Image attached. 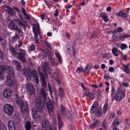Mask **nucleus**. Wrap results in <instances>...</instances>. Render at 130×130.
Wrapping results in <instances>:
<instances>
[{"label": "nucleus", "mask_w": 130, "mask_h": 130, "mask_svg": "<svg viewBox=\"0 0 130 130\" xmlns=\"http://www.w3.org/2000/svg\"><path fill=\"white\" fill-rule=\"evenodd\" d=\"M47 89H40L39 92V98L36 99L35 103L36 106L32 110V114L34 119L36 121H40L41 115L43 113V110L46 102L48 93Z\"/></svg>", "instance_id": "f257e3e1"}, {"label": "nucleus", "mask_w": 130, "mask_h": 130, "mask_svg": "<svg viewBox=\"0 0 130 130\" xmlns=\"http://www.w3.org/2000/svg\"><path fill=\"white\" fill-rule=\"evenodd\" d=\"M7 71L8 74L7 76L6 84L12 88V90H15L17 89L16 86L15 84V81L14 80L15 73L14 70L12 67L6 66Z\"/></svg>", "instance_id": "f03ea898"}, {"label": "nucleus", "mask_w": 130, "mask_h": 130, "mask_svg": "<svg viewBox=\"0 0 130 130\" xmlns=\"http://www.w3.org/2000/svg\"><path fill=\"white\" fill-rule=\"evenodd\" d=\"M14 98L15 99L17 103L19 105L21 112L24 114L27 112L29 110L28 106L27 101H23L21 98H19L18 95L16 94L14 95Z\"/></svg>", "instance_id": "7ed1b4c3"}, {"label": "nucleus", "mask_w": 130, "mask_h": 130, "mask_svg": "<svg viewBox=\"0 0 130 130\" xmlns=\"http://www.w3.org/2000/svg\"><path fill=\"white\" fill-rule=\"evenodd\" d=\"M4 113L9 116H11L14 111V108L10 104H6L3 107Z\"/></svg>", "instance_id": "20e7f679"}, {"label": "nucleus", "mask_w": 130, "mask_h": 130, "mask_svg": "<svg viewBox=\"0 0 130 130\" xmlns=\"http://www.w3.org/2000/svg\"><path fill=\"white\" fill-rule=\"evenodd\" d=\"M61 109L60 110V111L63 117H67L70 121H71L73 117L70 111L68 110L65 109L62 105L61 106Z\"/></svg>", "instance_id": "39448f33"}, {"label": "nucleus", "mask_w": 130, "mask_h": 130, "mask_svg": "<svg viewBox=\"0 0 130 130\" xmlns=\"http://www.w3.org/2000/svg\"><path fill=\"white\" fill-rule=\"evenodd\" d=\"M39 76L40 77L41 82V89H47V83L46 81V78L43 74L40 72Z\"/></svg>", "instance_id": "423d86ee"}, {"label": "nucleus", "mask_w": 130, "mask_h": 130, "mask_svg": "<svg viewBox=\"0 0 130 130\" xmlns=\"http://www.w3.org/2000/svg\"><path fill=\"white\" fill-rule=\"evenodd\" d=\"M26 88L28 91V94L30 95L34 94L35 93L34 87L30 83H28L26 85Z\"/></svg>", "instance_id": "0eeeda50"}, {"label": "nucleus", "mask_w": 130, "mask_h": 130, "mask_svg": "<svg viewBox=\"0 0 130 130\" xmlns=\"http://www.w3.org/2000/svg\"><path fill=\"white\" fill-rule=\"evenodd\" d=\"M49 64L48 62H45L42 66V70L46 78H48L47 75L49 73Z\"/></svg>", "instance_id": "6e6552de"}, {"label": "nucleus", "mask_w": 130, "mask_h": 130, "mask_svg": "<svg viewBox=\"0 0 130 130\" xmlns=\"http://www.w3.org/2000/svg\"><path fill=\"white\" fill-rule=\"evenodd\" d=\"M47 109L50 113H53L54 112L53 107L54 106V103L51 100L48 102L46 104Z\"/></svg>", "instance_id": "1a4fd4ad"}, {"label": "nucleus", "mask_w": 130, "mask_h": 130, "mask_svg": "<svg viewBox=\"0 0 130 130\" xmlns=\"http://www.w3.org/2000/svg\"><path fill=\"white\" fill-rule=\"evenodd\" d=\"M50 122L48 120L44 119L42 120V130H47V129H49ZM37 130H41L40 128L38 129Z\"/></svg>", "instance_id": "9d476101"}, {"label": "nucleus", "mask_w": 130, "mask_h": 130, "mask_svg": "<svg viewBox=\"0 0 130 130\" xmlns=\"http://www.w3.org/2000/svg\"><path fill=\"white\" fill-rule=\"evenodd\" d=\"M121 85V84L120 85V87L118 88V92L116 96V100L118 101L121 100L122 98V90L121 88V86H120Z\"/></svg>", "instance_id": "9b49d317"}, {"label": "nucleus", "mask_w": 130, "mask_h": 130, "mask_svg": "<svg viewBox=\"0 0 130 130\" xmlns=\"http://www.w3.org/2000/svg\"><path fill=\"white\" fill-rule=\"evenodd\" d=\"M12 91L10 89H6L4 90L3 94L4 97L6 99H8L11 97Z\"/></svg>", "instance_id": "f8f14e48"}, {"label": "nucleus", "mask_w": 130, "mask_h": 130, "mask_svg": "<svg viewBox=\"0 0 130 130\" xmlns=\"http://www.w3.org/2000/svg\"><path fill=\"white\" fill-rule=\"evenodd\" d=\"M31 76L35 80V83L38 85L39 82V80L37 74V72L35 70H33L31 72Z\"/></svg>", "instance_id": "ddd939ff"}, {"label": "nucleus", "mask_w": 130, "mask_h": 130, "mask_svg": "<svg viewBox=\"0 0 130 130\" xmlns=\"http://www.w3.org/2000/svg\"><path fill=\"white\" fill-rule=\"evenodd\" d=\"M6 70V66L4 65H0V80L4 78L3 74Z\"/></svg>", "instance_id": "4468645a"}, {"label": "nucleus", "mask_w": 130, "mask_h": 130, "mask_svg": "<svg viewBox=\"0 0 130 130\" xmlns=\"http://www.w3.org/2000/svg\"><path fill=\"white\" fill-rule=\"evenodd\" d=\"M8 127L9 130H15V124L12 121L9 120L8 122Z\"/></svg>", "instance_id": "2eb2a0df"}, {"label": "nucleus", "mask_w": 130, "mask_h": 130, "mask_svg": "<svg viewBox=\"0 0 130 130\" xmlns=\"http://www.w3.org/2000/svg\"><path fill=\"white\" fill-rule=\"evenodd\" d=\"M17 57L23 63L26 62V57L24 53L19 52L18 54Z\"/></svg>", "instance_id": "dca6fc26"}, {"label": "nucleus", "mask_w": 130, "mask_h": 130, "mask_svg": "<svg viewBox=\"0 0 130 130\" xmlns=\"http://www.w3.org/2000/svg\"><path fill=\"white\" fill-rule=\"evenodd\" d=\"M23 75L26 77L27 78H30L31 76V72L27 68L25 67L23 70Z\"/></svg>", "instance_id": "f3484780"}, {"label": "nucleus", "mask_w": 130, "mask_h": 130, "mask_svg": "<svg viewBox=\"0 0 130 130\" xmlns=\"http://www.w3.org/2000/svg\"><path fill=\"white\" fill-rule=\"evenodd\" d=\"M98 108V102L97 101H95L91 108L90 110V113L92 114Z\"/></svg>", "instance_id": "a211bd4d"}, {"label": "nucleus", "mask_w": 130, "mask_h": 130, "mask_svg": "<svg viewBox=\"0 0 130 130\" xmlns=\"http://www.w3.org/2000/svg\"><path fill=\"white\" fill-rule=\"evenodd\" d=\"M33 31L34 32V34L35 35V39L36 43V44L38 43V40L37 39V37L38 36V34H37V32L36 31V24H34L33 26L32 27Z\"/></svg>", "instance_id": "6ab92c4d"}, {"label": "nucleus", "mask_w": 130, "mask_h": 130, "mask_svg": "<svg viewBox=\"0 0 130 130\" xmlns=\"http://www.w3.org/2000/svg\"><path fill=\"white\" fill-rule=\"evenodd\" d=\"M128 64L126 65H125V64H122V66H123L122 70L126 73L130 74V69L128 68Z\"/></svg>", "instance_id": "aec40b11"}, {"label": "nucleus", "mask_w": 130, "mask_h": 130, "mask_svg": "<svg viewBox=\"0 0 130 130\" xmlns=\"http://www.w3.org/2000/svg\"><path fill=\"white\" fill-rule=\"evenodd\" d=\"M13 64L15 65L18 71H20L21 69V66L20 63L19 62L17 61L16 60H14L13 61Z\"/></svg>", "instance_id": "412c9836"}, {"label": "nucleus", "mask_w": 130, "mask_h": 130, "mask_svg": "<svg viewBox=\"0 0 130 130\" xmlns=\"http://www.w3.org/2000/svg\"><path fill=\"white\" fill-rule=\"evenodd\" d=\"M57 118L58 119V128L59 130H60L63 125L62 121L59 115H57Z\"/></svg>", "instance_id": "4be33fe9"}, {"label": "nucleus", "mask_w": 130, "mask_h": 130, "mask_svg": "<svg viewBox=\"0 0 130 130\" xmlns=\"http://www.w3.org/2000/svg\"><path fill=\"white\" fill-rule=\"evenodd\" d=\"M5 10L11 16H14L15 14V11L11 8L9 9L6 10Z\"/></svg>", "instance_id": "5701e85b"}, {"label": "nucleus", "mask_w": 130, "mask_h": 130, "mask_svg": "<svg viewBox=\"0 0 130 130\" xmlns=\"http://www.w3.org/2000/svg\"><path fill=\"white\" fill-rule=\"evenodd\" d=\"M16 23L13 21H11L9 24V27L11 30L14 29Z\"/></svg>", "instance_id": "b1692460"}, {"label": "nucleus", "mask_w": 130, "mask_h": 130, "mask_svg": "<svg viewBox=\"0 0 130 130\" xmlns=\"http://www.w3.org/2000/svg\"><path fill=\"white\" fill-rule=\"evenodd\" d=\"M106 14H107V13L104 12H102L100 14V17L102 18L105 22L108 21V19L107 18Z\"/></svg>", "instance_id": "393cba45"}, {"label": "nucleus", "mask_w": 130, "mask_h": 130, "mask_svg": "<svg viewBox=\"0 0 130 130\" xmlns=\"http://www.w3.org/2000/svg\"><path fill=\"white\" fill-rule=\"evenodd\" d=\"M120 119L119 118H116L113 122L112 125L113 127H114L118 125L119 124Z\"/></svg>", "instance_id": "a878e982"}, {"label": "nucleus", "mask_w": 130, "mask_h": 130, "mask_svg": "<svg viewBox=\"0 0 130 130\" xmlns=\"http://www.w3.org/2000/svg\"><path fill=\"white\" fill-rule=\"evenodd\" d=\"M25 126L26 130H30L31 128V125L30 122L29 121L26 122Z\"/></svg>", "instance_id": "bb28decb"}, {"label": "nucleus", "mask_w": 130, "mask_h": 130, "mask_svg": "<svg viewBox=\"0 0 130 130\" xmlns=\"http://www.w3.org/2000/svg\"><path fill=\"white\" fill-rule=\"evenodd\" d=\"M41 51L40 53V56H41V57H42V58H46L47 55V54L46 52L44 50L41 49Z\"/></svg>", "instance_id": "cd10ccee"}, {"label": "nucleus", "mask_w": 130, "mask_h": 130, "mask_svg": "<svg viewBox=\"0 0 130 130\" xmlns=\"http://www.w3.org/2000/svg\"><path fill=\"white\" fill-rule=\"evenodd\" d=\"M121 32L117 31L116 30H114L113 33V34L116 35V37H117L120 38L121 40L122 39L121 36H120L121 35Z\"/></svg>", "instance_id": "c85d7f7f"}, {"label": "nucleus", "mask_w": 130, "mask_h": 130, "mask_svg": "<svg viewBox=\"0 0 130 130\" xmlns=\"http://www.w3.org/2000/svg\"><path fill=\"white\" fill-rule=\"evenodd\" d=\"M9 49L11 52L12 54L13 55H16L17 52H16L15 48L14 47H13L12 46H10Z\"/></svg>", "instance_id": "c756f323"}, {"label": "nucleus", "mask_w": 130, "mask_h": 130, "mask_svg": "<svg viewBox=\"0 0 130 130\" xmlns=\"http://www.w3.org/2000/svg\"><path fill=\"white\" fill-rule=\"evenodd\" d=\"M48 86L51 97H53L52 93L53 92V90H52L53 88L52 86L51 85V84L48 83Z\"/></svg>", "instance_id": "7c9ffc66"}, {"label": "nucleus", "mask_w": 130, "mask_h": 130, "mask_svg": "<svg viewBox=\"0 0 130 130\" xmlns=\"http://www.w3.org/2000/svg\"><path fill=\"white\" fill-rule=\"evenodd\" d=\"M58 93L60 96L61 98H62L63 97L64 94V92L63 90L61 87H60L59 88Z\"/></svg>", "instance_id": "2f4dec72"}, {"label": "nucleus", "mask_w": 130, "mask_h": 130, "mask_svg": "<svg viewBox=\"0 0 130 130\" xmlns=\"http://www.w3.org/2000/svg\"><path fill=\"white\" fill-rule=\"evenodd\" d=\"M102 108H100L95 113L96 116L97 117H100L101 116Z\"/></svg>", "instance_id": "473e14b6"}, {"label": "nucleus", "mask_w": 130, "mask_h": 130, "mask_svg": "<svg viewBox=\"0 0 130 130\" xmlns=\"http://www.w3.org/2000/svg\"><path fill=\"white\" fill-rule=\"evenodd\" d=\"M115 92L116 90L115 87L114 86H112V88L111 96L113 98L116 97V96H115L116 95Z\"/></svg>", "instance_id": "72a5a7b5"}, {"label": "nucleus", "mask_w": 130, "mask_h": 130, "mask_svg": "<svg viewBox=\"0 0 130 130\" xmlns=\"http://www.w3.org/2000/svg\"><path fill=\"white\" fill-rule=\"evenodd\" d=\"M85 92L84 94L87 97L90 98H91V93H90L87 89H86V90H83Z\"/></svg>", "instance_id": "f704fd0d"}, {"label": "nucleus", "mask_w": 130, "mask_h": 130, "mask_svg": "<svg viewBox=\"0 0 130 130\" xmlns=\"http://www.w3.org/2000/svg\"><path fill=\"white\" fill-rule=\"evenodd\" d=\"M91 67V65L90 66L89 64H87L85 68L84 72H89V71L90 70Z\"/></svg>", "instance_id": "c9c22d12"}, {"label": "nucleus", "mask_w": 130, "mask_h": 130, "mask_svg": "<svg viewBox=\"0 0 130 130\" xmlns=\"http://www.w3.org/2000/svg\"><path fill=\"white\" fill-rule=\"evenodd\" d=\"M108 105V103L106 102L103 107V110L104 113H106L107 110Z\"/></svg>", "instance_id": "e433bc0d"}, {"label": "nucleus", "mask_w": 130, "mask_h": 130, "mask_svg": "<svg viewBox=\"0 0 130 130\" xmlns=\"http://www.w3.org/2000/svg\"><path fill=\"white\" fill-rule=\"evenodd\" d=\"M56 57L58 59V62L60 63H61L62 62V59L59 53H56L55 54Z\"/></svg>", "instance_id": "4c0bfd02"}, {"label": "nucleus", "mask_w": 130, "mask_h": 130, "mask_svg": "<svg viewBox=\"0 0 130 130\" xmlns=\"http://www.w3.org/2000/svg\"><path fill=\"white\" fill-rule=\"evenodd\" d=\"M74 43L73 44V54L74 55V56H75V54L76 53V50L75 48V47L76 45L75 44V41H74Z\"/></svg>", "instance_id": "58836bf2"}, {"label": "nucleus", "mask_w": 130, "mask_h": 130, "mask_svg": "<svg viewBox=\"0 0 130 130\" xmlns=\"http://www.w3.org/2000/svg\"><path fill=\"white\" fill-rule=\"evenodd\" d=\"M118 51V50L116 48H113L112 50V52L113 54L116 56H118V54H116Z\"/></svg>", "instance_id": "ea45409f"}, {"label": "nucleus", "mask_w": 130, "mask_h": 130, "mask_svg": "<svg viewBox=\"0 0 130 130\" xmlns=\"http://www.w3.org/2000/svg\"><path fill=\"white\" fill-rule=\"evenodd\" d=\"M84 71V68H83L80 69L79 67H78L77 68V70L76 71L77 73L78 72L79 73L83 72Z\"/></svg>", "instance_id": "a19ab883"}, {"label": "nucleus", "mask_w": 130, "mask_h": 130, "mask_svg": "<svg viewBox=\"0 0 130 130\" xmlns=\"http://www.w3.org/2000/svg\"><path fill=\"white\" fill-rule=\"evenodd\" d=\"M122 85L124 86L125 87H128L129 86V84L125 82V81H124L123 83H122Z\"/></svg>", "instance_id": "79ce46f5"}, {"label": "nucleus", "mask_w": 130, "mask_h": 130, "mask_svg": "<svg viewBox=\"0 0 130 130\" xmlns=\"http://www.w3.org/2000/svg\"><path fill=\"white\" fill-rule=\"evenodd\" d=\"M89 127L91 129H93L95 127H97L98 126L94 124V123H93L91 125H89Z\"/></svg>", "instance_id": "37998d69"}, {"label": "nucleus", "mask_w": 130, "mask_h": 130, "mask_svg": "<svg viewBox=\"0 0 130 130\" xmlns=\"http://www.w3.org/2000/svg\"><path fill=\"white\" fill-rule=\"evenodd\" d=\"M54 94V96L55 97V99L56 100H57V97L58 96V95L57 94V92H56L55 91L53 93Z\"/></svg>", "instance_id": "c03bdc74"}, {"label": "nucleus", "mask_w": 130, "mask_h": 130, "mask_svg": "<svg viewBox=\"0 0 130 130\" xmlns=\"http://www.w3.org/2000/svg\"><path fill=\"white\" fill-rule=\"evenodd\" d=\"M50 62L51 64L53 66H54L55 64V61L53 59H50Z\"/></svg>", "instance_id": "a18cd8bd"}, {"label": "nucleus", "mask_w": 130, "mask_h": 130, "mask_svg": "<svg viewBox=\"0 0 130 130\" xmlns=\"http://www.w3.org/2000/svg\"><path fill=\"white\" fill-rule=\"evenodd\" d=\"M118 38L117 37H116V35L113 34V35L112 37V40L114 41H115L116 40V39Z\"/></svg>", "instance_id": "49530a36"}, {"label": "nucleus", "mask_w": 130, "mask_h": 130, "mask_svg": "<svg viewBox=\"0 0 130 130\" xmlns=\"http://www.w3.org/2000/svg\"><path fill=\"white\" fill-rule=\"evenodd\" d=\"M130 37V35H122V38H126Z\"/></svg>", "instance_id": "de8ad7c7"}, {"label": "nucleus", "mask_w": 130, "mask_h": 130, "mask_svg": "<svg viewBox=\"0 0 130 130\" xmlns=\"http://www.w3.org/2000/svg\"><path fill=\"white\" fill-rule=\"evenodd\" d=\"M4 55L2 51L0 50V58L2 59L4 57Z\"/></svg>", "instance_id": "09e8293b"}, {"label": "nucleus", "mask_w": 130, "mask_h": 130, "mask_svg": "<svg viewBox=\"0 0 130 130\" xmlns=\"http://www.w3.org/2000/svg\"><path fill=\"white\" fill-rule=\"evenodd\" d=\"M99 122H100L98 120H97L95 121L94 123V124H95L96 126H98L99 124Z\"/></svg>", "instance_id": "8fccbe9b"}, {"label": "nucleus", "mask_w": 130, "mask_h": 130, "mask_svg": "<svg viewBox=\"0 0 130 130\" xmlns=\"http://www.w3.org/2000/svg\"><path fill=\"white\" fill-rule=\"evenodd\" d=\"M127 48V46L126 44L122 43V50L126 48Z\"/></svg>", "instance_id": "3c124183"}, {"label": "nucleus", "mask_w": 130, "mask_h": 130, "mask_svg": "<svg viewBox=\"0 0 130 130\" xmlns=\"http://www.w3.org/2000/svg\"><path fill=\"white\" fill-rule=\"evenodd\" d=\"M114 69L113 67H110L108 71L110 72H112L114 71Z\"/></svg>", "instance_id": "603ef678"}, {"label": "nucleus", "mask_w": 130, "mask_h": 130, "mask_svg": "<svg viewBox=\"0 0 130 130\" xmlns=\"http://www.w3.org/2000/svg\"><path fill=\"white\" fill-rule=\"evenodd\" d=\"M117 15L118 16H120L121 17H122V11H120L119 12L117 13Z\"/></svg>", "instance_id": "864d4df0"}, {"label": "nucleus", "mask_w": 130, "mask_h": 130, "mask_svg": "<svg viewBox=\"0 0 130 130\" xmlns=\"http://www.w3.org/2000/svg\"><path fill=\"white\" fill-rule=\"evenodd\" d=\"M3 7L5 9L6 8H7V10L9 9L10 8V7L7 5H4Z\"/></svg>", "instance_id": "5fc2aeb1"}, {"label": "nucleus", "mask_w": 130, "mask_h": 130, "mask_svg": "<svg viewBox=\"0 0 130 130\" xmlns=\"http://www.w3.org/2000/svg\"><path fill=\"white\" fill-rule=\"evenodd\" d=\"M107 74L105 75L104 76V78L106 79V80H108L111 78L110 77L109 75L106 76Z\"/></svg>", "instance_id": "6e6d98bb"}, {"label": "nucleus", "mask_w": 130, "mask_h": 130, "mask_svg": "<svg viewBox=\"0 0 130 130\" xmlns=\"http://www.w3.org/2000/svg\"><path fill=\"white\" fill-rule=\"evenodd\" d=\"M21 10L22 12L23 13V15L26 14V12L25 9L23 7H22Z\"/></svg>", "instance_id": "4d7b16f0"}, {"label": "nucleus", "mask_w": 130, "mask_h": 130, "mask_svg": "<svg viewBox=\"0 0 130 130\" xmlns=\"http://www.w3.org/2000/svg\"><path fill=\"white\" fill-rule=\"evenodd\" d=\"M16 27H15L14 29L17 31L19 34H20L21 32V29L17 28V26H16Z\"/></svg>", "instance_id": "13d9d810"}, {"label": "nucleus", "mask_w": 130, "mask_h": 130, "mask_svg": "<svg viewBox=\"0 0 130 130\" xmlns=\"http://www.w3.org/2000/svg\"><path fill=\"white\" fill-rule=\"evenodd\" d=\"M81 85L82 87L83 88V90H86V89H87V88L84 86V84L83 83H82L81 84Z\"/></svg>", "instance_id": "bf43d9fd"}, {"label": "nucleus", "mask_w": 130, "mask_h": 130, "mask_svg": "<svg viewBox=\"0 0 130 130\" xmlns=\"http://www.w3.org/2000/svg\"><path fill=\"white\" fill-rule=\"evenodd\" d=\"M101 92L100 91H99L98 94H97V96L98 98H101Z\"/></svg>", "instance_id": "052dcab7"}, {"label": "nucleus", "mask_w": 130, "mask_h": 130, "mask_svg": "<svg viewBox=\"0 0 130 130\" xmlns=\"http://www.w3.org/2000/svg\"><path fill=\"white\" fill-rule=\"evenodd\" d=\"M31 50V51H32L35 50V45H32L30 47Z\"/></svg>", "instance_id": "680f3d73"}, {"label": "nucleus", "mask_w": 130, "mask_h": 130, "mask_svg": "<svg viewBox=\"0 0 130 130\" xmlns=\"http://www.w3.org/2000/svg\"><path fill=\"white\" fill-rule=\"evenodd\" d=\"M117 31L121 32L122 31V28L121 27H118L117 29Z\"/></svg>", "instance_id": "e2e57ef3"}, {"label": "nucleus", "mask_w": 130, "mask_h": 130, "mask_svg": "<svg viewBox=\"0 0 130 130\" xmlns=\"http://www.w3.org/2000/svg\"><path fill=\"white\" fill-rule=\"evenodd\" d=\"M21 2L22 3V5L23 6H24L25 5V2L24 1V0H21Z\"/></svg>", "instance_id": "0e129e2a"}, {"label": "nucleus", "mask_w": 130, "mask_h": 130, "mask_svg": "<svg viewBox=\"0 0 130 130\" xmlns=\"http://www.w3.org/2000/svg\"><path fill=\"white\" fill-rule=\"evenodd\" d=\"M102 125V127L103 128H104L105 129L106 128V124L104 121L103 122Z\"/></svg>", "instance_id": "69168bd1"}, {"label": "nucleus", "mask_w": 130, "mask_h": 130, "mask_svg": "<svg viewBox=\"0 0 130 130\" xmlns=\"http://www.w3.org/2000/svg\"><path fill=\"white\" fill-rule=\"evenodd\" d=\"M111 10V8L110 7H109L107 8V10L108 12H110Z\"/></svg>", "instance_id": "338daca9"}, {"label": "nucleus", "mask_w": 130, "mask_h": 130, "mask_svg": "<svg viewBox=\"0 0 130 130\" xmlns=\"http://www.w3.org/2000/svg\"><path fill=\"white\" fill-rule=\"evenodd\" d=\"M127 16V14L122 12V17L126 18Z\"/></svg>", "instance_id": "774afa93"}]
</instances>
